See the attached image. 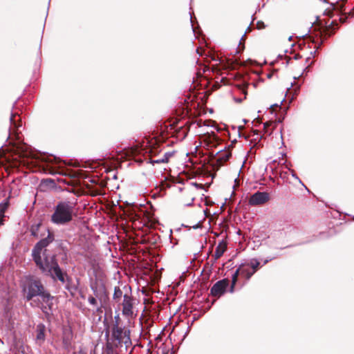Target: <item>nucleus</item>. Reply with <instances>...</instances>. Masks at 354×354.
I'll return each mask as SVG.
<instances>
[{
	"instance_id": "nucleus-15",
	"label": "nucleus",
	"mask_w": 354,
	"mask_h": 354,
	"mask_svg": "<svg viewBox=\"0 0 354 354\" xmlns=\"http://www.w3.org/2000/svg\"><path fill=\"white\" fill-rule=\"evenodd\" d=\"M123 295V292L120 287L117 286L114 288L113 298L115 300H119Z\"/></svg>"
},
{
	"instance_id": "nucleus-22",
	"label": "nucleus",
	"mask_w": 354,
	"mask_h": 354,
	"mask_svg": "<svg viewBox=\"0 0 354 354\" xmlns=\"http://www.w3.org/2000/svg\"><path fill=\"white\" fill-rule=\"evenodd\" d=\"M194 198H193V197H192V198H191V202H190V203H187V205H190L192 204V203L194 201Z\"/></svg>"
},
{
	"instance_id": "nucleus-24",
	"label": "nucleus",
	"mask_w": 354,
	"mask_h": 354,
	"mask_svg": "<svg viewBox=\"0 0 354 354\" xmlns=\"http://www.w3.org/2000/svg\"><path fill=\"white\" fill-rule=\"evenodd\" d=\"M32 234L33 236H37V234H36V233H35V230L33 229L32 230Z\"/></svg>"
},
{
	"instance_id": "nucleus-2",
	"label": "nucleus",
	"mask_w": 354,
	"mask_h": 354,
	"mask_svg": "<svg viewBox=\"0 0 354 354\" xmlns=\"http://www.w3.org/2000/svg\"><path fill=\"white\" fill-rule=\"evenodd\" d=\"M76 202L74 201H61L54 207L50 221L56 225H65L73 219L75 215Z\"/></svg>"
},
{
	"instance_id": "nucleus-21",
	"label": "nucleus",
	"mask_w": 354,
	"mask_h": 354,
	"mask_svg": "<svg viewBox=\"0 0 354 354\" xmlns=\"http://www.w3.org/2000/svg\"><path fill=\"white\" fill-rule=\"evenodd\" d=\"M289 170L290 171L291 174H292V176L295 178L296 179L299 180V178L297 176V175L295 174V171L293 170H291L289 169Z\"/></svg>"
},
{
	"instance_id": "nucleus-12",
	"label": "nucleus",
	"mask_w": 354,
	"mask_h": 354,
	"mask_svg": "<svg viewBox=\"0 0 354 354\" xmlns=\"http://www.w3.org/2000/svg\"><path fill=\"white\" fill-rule=\"evenodd\" d=\"M245 272V269L238 268L232 277V286L230 287V292H234V288L238 279L239 274H242Z\"/></svg>"
},
{
	"instance_id": "nucleus-13",
	"label": "nucleus",
	"mask_w": 354,
	"mask_h": 354,
	"mask_svg": "<svg viewBox=\"0 0 354 354\" xmlns=\"http://www.w3.org/2000/svg\"><path fill=\"white\" fill-rule=\"evenodd\" d=\"M8 207V201L0 203V226L3 224V218L5 217V212Z\"/></svg>"
},
{
	"instance_id": "nucleus-16",
	"label": "nucleus",
	"mask_w": 354,
	"mask_h": 354,
	"mask_svg": "<svg viewBox=\"0 0 354 354\" xmlns=\"http://www.w3.org/2000/svg\"><path fill=\"white\" fill-rule=\"evenodd\" d=\"M273 125L272 129L276 128L277 122H266L263 124V130L265 133H268V128L270 126ZM273 131V130H272ZM272 131H270L269 134H271Z\"/></svg>"
},
{
	"instance_id": "nucleus-9",
	"label": "nucleus",
	"mask_w": 354,
	"mask_h": 354,
	"mask_svg": "<svg viewBox=\"0 0 354 354\" xmlns=\"http://www.w3.org/2000/svg\"><path fill=\"white\" fill-rule=\"evenodd\" d=\"M122 313L128 317L133 315L132 299L131 296L127 294H125L123 296Z\"/></svg>"
},
{
	"instance_id": "nucleus-4",
	"label": "nucleus",
	"mask_w": 354,
	"mask_h": 354,
	"mask_svg": "<svg viewBox=\"0 0 354 354\" xmlns=\"http://www.w3.org/2000/svg\"><path fill=\"white\" fill-rule=\"evenodd\" d=\"M112 337L114 340L117 341L118 344L124 343V344H127L131 341L129 331L119 326L117 322L113 325L112 328Z\"/></svg>"
},
{
	"instance_id": "nucleus-5",
	"label": "nucleus",
	"mask_w": 354,
	"mask_h": 354,
	"mask_svg": "<svg viewBox=\"0 0 354 354\" xmlns=\"http://www.w3.org/2000/svg\"><path fill=\"white\" fill-rule=\"evenodd\" d=\"M268 200V193L265 192H257L250 196L249 204L252 206L260 205L266 203Z\"/></svg>"
},
{
	"instance_id": "nucleus-17",
	"label": "nucleus",
	"mask_w": 354,
	"mask_h": 354,
	"mask_svg": "<svg viewBox=\"0 0 354 354\" xmlns=\"http://www.w3.org/2000/svg\"><path fill=\"white\" fill-rule=\"evenodd\" d=\"M15 115H15V114H12L10 116V120L12 127H10V131H13L12 130L13 128H17V124L15 123ZM12 132H10L9 137L12 135Z\"/></svg>"
},
{
	"instance_id": "nucleus-27",
	"label": "nucleus",
	"mask_w": 354,
	"mask_h": 354,
	"mask_svg": "<svg viewBox=\"0 0 354 354\" xmlns=\"http://www.w3.org/2000/svg\"><path fill=\"white\" fill-rule=\"evenodd\" d=\"M316 53V51H314L313 53L311 52V54H315Z\"/></svg>"
},
{
	"instance_id": "nucleus-6",
	"label": "nucleus",
	"mask_w": 354,
	"mask_h": 354,
	"mask_svg": "<svg viewBox=\"0 0 354 354\" xmlns=\"http://www.w3.org/2000/svg\"><path fill=\"white\" fill-rule=\"evenodd\" d=\"M229 285V281L227 279L218 281L211 288V294L214 297H220L225 292L227 287Z\"/></svg>"
},
{
	"instance_id": "nucleus-26",
	"label": "nucleus",
	"mask_w": 354,
	"mask_h": 354,
	"mask_svg": "<svg viewBox=\"0 0 354 354\" xmlns=\"http://www.w3.org/2000/svg\"><path fill=\"white\" fill-rule=\"evenodd\" d=\"M194 186L196 187H198V184L197 183H192Z\"/></svg>"
},
{
	"instance_id": "nucleus-11",
	"label": "nucleus",
	"mask_w": 354,
	"mask_h": 354,
	"mask_svg": "<svg viewBox=\"0 0 354 354\" xmlns=\"http://www.w3.org/2000/svg\"><path fill=\"white\" fill-rule=\"evenodd\" d=\"M174 154V151H168L164 153L163 156L153 160L152 162L154 164H160V163H167L169 162V160L171 157H172Z\"/></svg>"
},
{
	"instance_id": "nucleus-25",
	"label": "nucleus",
	"mask_w": 354,
	"mask_h": 354,
	"mask_svg": "<svg viewBox=\"0 0 354 354\" xmlns=\"http://www.w3.org/2000/svg\"><path fill=\"white\" fill-rule=\"evenodd\" d=\"M268 261H269V260H266V261H264V264H266Z\"/></svg>"
},
{
	"instance_id": "nucleus-7",
	"label": "nucleus",
	"mask_w": 354,
	"mask_h": 354,
	"mask_svg": "<svg viewBox=\"0 0 354 354\" xmlns=\"http://www.w3.org/2000/svg\"><path fill=\"white\" fill-rule=\"evenodd\" d=\"M73 335L71 328L64 329L62 338V346L64 350L69 351L72 347Z\"/></svg>"
},
{
	"instance_id": "nucleus-1",
	"label": "nucleus",
	"mask_w": 354,
	"mask_h": 354,
	"mask_svg": "<svg viewBox=\"0 0 354 354\" xmlns=\"http://www.w3.org/2000/svg\"><path fill=\"white\" fill-rule=\"evenodd\" d=\"M53 240V235L48 231L47 237L41 239L33 248L32 251V258L42 272L50 275L54 279H57L61 282L64 283V274L59 266L55 257H48L43 252V250L52 243Z\"/></svg>"
},
{
	"instance_id": "nucleus-8",
	"label": "nucleus",
	"mask_w": 354,
	"mask_h": 354,
	"mask_svg": "<svg viewBox=\"0 0 354 354\" xmlns=\"http://www.w3.org/2000/svg\"><path fill=\"white\" fill-rule=\"evenodd\" d=\"M46 326L40 323L37 325L35 333V343L38 346H41L46 340Z\"/></svg>"
},
{
	"instance_id": "nucleus-18",
	"label": "nucleus",
	"mask_w": 354,
	"mask_h": 354,
	"mask_svg": "<svg viewBox=\"0 0 354 354\" xmlns=\"http://www.w3.org/2000/svg\"><path fill=\"white\" fill-rule=\"evenodd\" d=\"M260 263L257 259H253L250 261V266L253 269V270H257V268L259 267Z\"/></svg>"
},
{
	"instance_id": "nucleus-14",
	"label": "nucleus",
	"mask_w": 354,
	"mask_h": 354,
	"mask_svg": "<svg viewBox=\"0 0 354 354\" xmlns=\"http://www.w3.org/2000/svg\"><path fill=\"white\" fill-rule=\"evenodd\" d=\"M88 304L95 307L97 310V311H100L101 309V306H98L97 305V299L93 296H89L88 298Z\"/></svg>"
},
{
	"instance_id": "nucleus-28",
	"label": "nucleus",
	"mask_w": 354,
	"mask_h": 354,
	"mask_svg": "<svg viewBox=\"0 0 354 354\" xmlns=\"http://www.w3.org/2000/svg\"><path fill=\"white\" fill-rule=\"evenodd\" d=\"M277 122H279H279H281V120H279L277 121Z\"/></svg>"
},
{
	"instance_id": "nucleus-19",
	"label": "nucleus",
	"mask_w": 354,
	"mask_h": 354,
	"mask_svg": "<svg viewBox=\"0 0 354 354\" xmlns=\"http://www.w3.org/2000/svg\"><path fill=\"white\" fill-rule=\"evenodd\" d=\"M91 288L93 290V293H94L95 297L101 301L102 298L100 297V294L97 292L96 288H94L93 286H91Z\"/></svg>"
},
{
	"instance_id": "nucleus-23",
	"label": "nucleus",
	"mask_w": 354,
	"mask_h": 354,
	"mask_svg": "<svg viewBox=\"0 0 354 354\" xmlns=\"http://www.w3.org/2000/svg\"><path fill=\"white\" fill-rule=\"evenodd\" d=\"M77 354H86V353H84L83 351H82V350H81V351H80L78 352V353H77Z\"/></svg>"
},
{
	"instance_id": "nucleus-10",
	"label": "nucleus",
	"mask_w": 354,
	"mask_h": 354,
	"mask_svg": "<svg viewBox=\"0 0 354 354\" xmlns=\"http://www.w3.org/2000/svg\"><path fill=\"white\" fill-rule=\"evenodd\" d=\"M226 248L227 246L223 242H221L218 244V245L216 247V250L213 255L216 260L222 257L226 250Z\"/></svg>"
},
{
	"instance_id": "nucleus-20",
	"label": "nucleus",
	"mask_w": 354,
	"mask_h": 354,
	"mask_svg": "<svg viewBox=\"0 0 354 354\" xmlns=\"http://www.w3.org/2000/svg\"><path fill=\"white\" fill-rule=\"evenodd\" d=\"M255 272V270H253L252 272H250L249 271H247L245 269V272H243V274H245L248 279H250L251 277V276Z\"/></svg>"
},
{
	"instance_id": "nucleus-3",
	"label": "nucleus",
	"mask_w": 354,
	"mask_h": 354,
	"mask_svg": "<svg viewBox=\"0 0 354 354\" xmlns=\"http://www.w3.org/2000/svg\"><path fill=\"white\" fill-rule=\"evenodd\" d=\"M26 292V299L27 301L31 300L33 297L39 296L42 301L46 303L49 306L51 304L50 301L53 299L50 294L44 290L41 282L39 280H30L28 282L24 288Z\"/></svg>"
}]
</instances>
